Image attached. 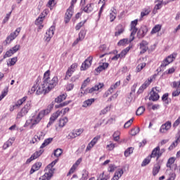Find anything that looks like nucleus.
I'll list each match as a JSON object with an SVG mask.
<instances>
[{
    "instance_id": "09e8293b",
    "label": "nucleus",
    "mask_w": 180,
    "mask_h": 180,
    "mask_svg": "<svg viewBox=\"0 0 180 180\" xmlns=\"http://www.w3.org/2000/svg\"><path fill=\"white\" fill-rule=\"evenodd\" d=\"M89 174V173L88 172V171H86L85 169L83 170L82 177H81L80 180H86V179H88V175Z\"/></svg>"
},
{
    "instance_id": "cd10ccee",
    "label": "nucleus",
    "mask_w": 180,
    "mask_h": 180,
    "mask_svg": "<svg viewBox=\"0 0 180 180\" xmlns=\"http://www.w3.org/2000/svg\"><path fill=\"white\" fill-rule=\"evenodd\" d=\"M151 13V8L150 7L145 8L141 12V18H144V16H148Z\"/></svg>"
},
{
    "instance_id": "79ce46f5",
    "label": "nucleus",
    "mask_w": 180,
    "mask_h": 180,
    "mask_svg": "<svg viewBox=\"0 0 180 180\" xmlns=\"http://www.w3.org/2000/svg\"><path fill=\"white\" fill-rule=\"evenodd\" d=\"M112 139L114 141H119L120 140V131H116L112 135Z\"/></svg>"
},
{
    "instance_id": "052dcab7",
    "label": "nucleus",
    "mask_w": 180,
    "mask_h": 180,
    "mask_svg": "<svg viewBox=\"0 0 180 180\" xmlns=\"http://www.w3.org/2000/svg\"><path fill=\"white\" fill-rule=\"evenodd\" d=\"M26 115H27V114L26 112H25L22 109H21L20 112H19L17 114L16 119H22V117H23V116H26Z\"/></svg>"
},
{
    "instance_id": "ddd939ff",
    "label": "nucleus",
    "mask_w": 180,
    "mask_h": 180,
    "mask_svg": "<svg viewBox=\"0 0 180 180\" xmlns=\"http://www.w3.org/2000/svg\"><path fill=\"white\" fill-rule=\"evenodd\" d=\"M153 82V78L149 77L145 82L139 87L137 94H143L144 92V89H147L150 86V84Z\"/></svg>"
},
{
    "instance_id": "ea45409f",
    "label": "nucleus",
    "mask_w": 180,
    "mask_h": 180,
    "mask_svg": "<svg viewBox=\"0 0 180 180\" xmlns=\"http://www.w3.org/2000/svg\"><path fill=\"white\" fill-rule=\"evenodd\" d=\"M130 51V46L127 47L125 49L122 50L120 53H119L120 58H124V57H126V54H127V52Z\"/></svg>"
},
{
    "instance_id": "6e6552de",
    "label": "nucleus",
    "mask_w": 180,
    "mask_h": 180,
    "mask_svg": "<svg viewBox=\"0 0 180 180\" xmlns=\"http://www.w3.org/2000/svg\"><path fill=\"white\" fill-rule=\"evenodd\" d=\"M56 31V27L52 25L46 32L45 41L49 43L53 36H54V32Z\"/></svg>"
},
{
    "instance_id": "8fccbe9b",
    "label": "nucleus",
    "mask_w": 180,
    "mask_h": 180,
    "mask_svg": "<svg viewBox=\"0 0 180 180\" xmlns=\"http://www.w3.org/2000/svg\"><path fill=\"white\" fill-rule=\"evenodd\" d=\"M11 15H12V11H10L6 15V17L4 18L2 21V25H5V23L8 22L11 18Z\"/></svg>"
},
{
    "instance_id": "6ab92c4d",
    "label": "nucleus",
    "mask_w": 180,
    "mask_h": 180,
    "mask_svg": "<svg viewBox=\"0 0 180 180\" xmlns=\"http://www.w3.org/2000/svg\"><path fill=\"white\" fill-rule=\"evenodd\" d=\"M102 88H103V84L99 83L98 84H96L91 89H87L86 92H89V94H94L95 91H99V89H102Z\"/></svg>"
},
{
    "instance_id": "2f4dec72",
    "label": "nucleus",
    "mask_w": 180,
    "mask_h": 180,
    "mask_svg": "<svg viewBox=\"0 0 180 180\" xmlns=\"http://www.w3.org/2000/svg\"><path fill=\"white\" fill-rule=\"evenodd\" d=\"M94 11V4H89L84 8V11L86 13H91Z\"/></svg>"
},
{
    "instance_id": "13d9d810",
    "label": "nucleus",
    "mask_w": 180,
    "mask_h": 180,
    "mask_svg": "<svg viewBox=\"0 0 180 180\" xmlns=\"http://www.w3.org/2000/svg\"><path fill=\"white\" fill-rule=\"evenodd\" d=\"M175 172L176 173L175 170L172 171V172L169 174V179L167 180H175V178H176V174Z\"/></svg>"
},
{
    "instance_id": "aec40b11",
    "label": "nucleus",
    "mask_w": 180,
    "mask_h": 180,
    "mask_svg": "<svg viewBox=\"0 0 180 180\" xmlns=\"http://www.w3.org/2000/svg\"><path fill=\"white\" fill-rule=\"evenodd\" d=\"M124 33V26L122 24H119L116 27V32H115V37H119L120 34H123Z\"/></svg>"
},
{
    "instance_id": "f257e3e1",
    "label": "nucleus",
    "mask_w": 180,
    "mask_h": 180,
    "mask_svg": "<svg viewBox=\"0 0 180 180\" xmlns=\"http://www.w3.org/2000/svg\"><path fill=\"white\" fill-rule=\"evenodd\" d=\"M57 85H58V77L54 76L52 79L50 78V70H47L44 74L43 82L41 84H34L29 92L30 94L36 92L37 95L49 94V91L56 88Z\"/></svg>"
},
{
    "instance_id": "5fc2aeb1",
    "label": "nucleus",
    "mask_w": 180,
    "mask_h": 180,
    "mask_svg": "<svg viewBox=\"0 0 180 180\" xmlns=\"http://www.w3.org/2000/svg\"><path fill=\"white\" fill-rule=\"evenodd\" d=\"M70 101H65L63 103H61L60 104H58L55 105L56 109H59L60 108H64V106H67V105H69Z\"/></svg>"
},
{
    "instance_id": "bf43d9fd",
    "label": "nucleus",
    "mask_w": 180,
    "mask_h": 180,
    "mask_svg": "<svg viewBox=\"0 0 180 180\" xmlns=\"http://www.w3.org/2000/svg\"><path fill=\"white\" fill-rule=\"evenodd\" d=\"M63 154V149L61 148H57L56 150H54V155L55 157H60Z\"/></svg>"
},
{
    "instance_id": "393cba45",
    "label": "nucleus",
    "mask_w": 180,
    "mask_h": 180,
    "mask_svg": "<svg viewBox=\"0 0 180 180\" xmlns=\"http://www.w3.org/2000/svg\"><path fill=\"white\" fill-rule=\"evenodd\" d=\"M150 95L149 101L155 102V101H158V99H160V95H158V93L154 91V90L150 91Z\"/></svg>"
},
{
    "instance_id": "1a4fd4ad",
    "label": "nucleus",
    "mask_w": 180,
    "mask_h": 180,
    "mask_svg": "<svg viewBox=\"0 0 180 180\" xmlns=\"http://www.w3.org/2000/svg\"><path fill=\"white\" fill-rule=\"evenodd\" d=\"M78 68V63H73L67 70L65 79H69L71 75L74 74L75 71Z\"/></svg>"
},
{
    "instance_id": "864d4df0",
    "label": "nucleus",
    "mask_w": 180,
    "mask_h": 180,
    "mask_svg": "<svg viewBox=\"0 0 180 180\" xmlns=\"http://www.w3.org/2000/svg\"><path fill=\"white\" fill-rule=\"evenodd\" d=\"M127 43H129V39H122L119 41V42L117 43V46H126V44H127Z\"/></svg>"
},
{
    "instance_id": "c03bdc74",
    "label": "nucleus",
    "mask_w": 180,
    "mask_h": 180,
    "mask_svg": "<svg viewBox=\"0 0 180 180\" xmlns=\"http://www.w3.org/2000/svg\"><path fill=\"white\" fill-rule=\"evenodd\" d=\"M86 34V30L84 29L81 30L80 32L79 33V40H84V39H85Z\"/></svg>"
},
{
    "instance_id": "4468645a",
    "label": "nucleus",
    "mask_w": 180,
    "mask_h": 180,
    "mask_svg": "<svg viewBox=\"0 0 180 180\" xmlns=\"http://www.w3.org/2000/svg\"><path fill=\"white\" fill-rule=\"evenodd\" d=\"M43 153H44V150H39V151L35 152L33 155H31L30 158H28L26 161V164H30L32 161L36 160L37 158H39Z\"/></svg>"
},
{
    "instance_id": "9b49d317",
    "label": "nucleus",
    "mask_w": 180,
    "mask_h": 180,
    "mask_svg": "<svg viewBox=\"0 0 180 180\" xmlns=\"http://www.w3.org/2000/svg\"><path fill=\"white\" fill-rule=\"evenodd\" d=\"M19 49H20V45H15L6 52L5 55L4 56V58H8V57H11V56H13V54H15V53H16L19 50Z\"/></svg>"
},
{
    "instance_id": "bb28decb",
    "label": "nucleus",
    "mask_w": 180,
    "mask_h": 180,
    "mask_svg": "<svg viewBox=\"0 0 180 180\" xmlns=\"http://www.w3.org/2000/svg\"><path fill=\"white\" fill-rule=\"evenodd\" d=\"M27 99V96H24L22 98L18 100L16 103H15L14 105L17 107V109H19L25 102H26V100Z\"/></svg>"
},
{
    "instance_id": "a211bd4d",
    "label": "nucleus",
    "mask_w": 180,
    "mask_h": 180,
    "mask_svg": "<svg viewBox=\"0 0 180 180\" xmlns=\"http://www.w3.org/2000/svg\"><path fill=\"white\" fill-rule=\"evenodd\" d=\"M119 86H120V81H118L115 84H112L108 90L105 92V96L108 97L109 95H111V94H113V91L119 88Z\"/></svg>"
},
{
    "instance_id": "2eb2a0df",
    "label": "nucleus",
    "mask_w": 180,
    "mask_h": 180,
    "mask_svg": "<svg viewBox=\"0 0 180 180\" xmlns=\"http://www.w3.org/2000/svg\"><path fill=\"white\" fill-rule=\"evenodd\" d=\"M171 126H172V124L171 123L170 121H167L165 124H162L160 128V133H167V131H168V130L171 129Z\"/></svg>"
},
{
    "instance_id": "a18cd8bd",
    "label": "nucleus",
    "mask_w": 180,
    "mask_h": 180,
    "mask_svg": "<svg viewBox=\"0 0 180 180\" xmlns=\"http://www.w3.org/2000/svg\"><path fill=\"white\" fill-rule=\"evenodd\" d=\"M146 108L141 106L136 110V116H141L144 113Z\"/></svg>"
},
{
    "instance_id": "37998d69",
    "label": "nucleus",
    "mask_w": 180,
    "mask_h": 180,
    "mask_svg": "<svg viewBox=\"0 0 180 180\" xmlns=\"http://www.w3.org/2000/svg\"><path fill=\"white\" fill-rule=\"evenodd\" d=\"M133 151H134V148L129 147L124 151V156L129 157L131 154H133Z\"/></svg>"
},
{
    "instance_id": "774afa93",
    "label": "nucleus",
    "mask_w": 180,
    "mask_h": 180,
    "mask_svg": "<svg viewBox=\"0 0 180 180\" xmlns=\"http://www.w3.org/2000/svg\"><path fill=\"white\" fill-rule=\"evenodd\" d=\"M173 88H180V81L173 82Z\"/></svg>"
},
{
    "instance_id": "c9c22d12",
    "label": "nucleus",
    "mask_w": 180,
    "mask_h": 180,
    "mask_svg": "<svg viewBox=\"0 0 180 180\" xmlns=\"http://www.w3.org/2000/svg\"><path fill=\"white\" fill-rule=\"evenodd\" d=\"M67 123H68V118L67 117H64L59 120V127H64Z\"/></svg>"
},
{
    "instance_id": "9d476101",
    "label": "nucleus",
    "mask_w": 180,
    "mask_h": 180,
    "mask_svg": "<svg viewBox=\"0 0 180 180\" xmlns=\"http://www.w3.org/2000/svg\"><path fill=\"white\" fill-rule=\"evenodd\" d=\"M92 56H90L87 59H86L81 65V71H85L86 70H88L89 68L91 67V65H92Z\"/></svg>"
},
{
    "instance_id": "dca6fc26",
    "label": "nucleus",
    "mask_w": 180,
    "mask_h": 180,
    "mask_svg": "<svg viewBox=\"0 0 180 180\" xmlns=\"http://www.w3.org/2000/svg\"><path fill=\"white\" fill-rule=\"evenodd\" d=\"M147 32H148V28L147 27V26L143 25L141 27L137 32L138 39H143V37H144V36L147 34Z\"/></svg>"
},
{
    "instance_id": "b1692460",
    "label": "nucleus",
    "mask_w": 180,
    "mask_h": 180,
    "mask_svg": "<svg viewBox=\"0 0 180 180\" xmlns=\"http://www.w3.org/2000/svg\"><path fill=\"white\" fill-rule=\"evenodd\" d=\"M15 137L10 138L6 142L4 143L3 150H6V148H9V147L12 146V144H13V141H15Z\"/></svg>"
},
{
    "instance_id": "a878e982",
    "label": "nucleus",
    "mask_w": 180,
    "mask_h": 180,
    "mask_svg": "<svg viewBox=\"0 0 180 180\" xmlns=\"http://www.w3.org/2000/svg\"><path fill=\"white\" fill-rule=\"evenodd\" d=\"M109 67V63L103 62L102 65H100L96 69V71L97 72H101V71H103L106 70Z\"/></svg>"
},
{
    "instance_id": "39448f33",
    "label": "nucleus",
    "mask_w": 180,
    "mask_h": 180,
    "mask_svg": "<svg viewBox=\"0 0 180 180\" xmlns=\"http://www.w3.org/2000/svg\"><path fill=\"white\" fill-rule=\"evenodd\" d=\"M20 33V27L17 28L14 32H11L7 37L6 38L4 41V44H11L15 39L19 36V34Z\"/></svg>"
},
{
    "instance_id": "58836bf2",
    "label": "nucleus",
    "mask_w": 180,
    "mask_h": 180,
    "mask_svg": "<svg viewBox=\"0 0 180 180\" xmlns=\"http://www.w3.org/2000/svg\"><path fill=\"white\" fill-rule=\"evenodd\" d=\"M161 30V25H156L151 30L150 34H155V33H158Z\"/></svg>"
},
{
    "instance_id": "6e6d98bb",
    "label": "nucleus",
    "mask_w": 180,
    "mask_h": 180,
    "mask_svg": "<svg viewBox=\"0 0 180 180\" xmlns=\"http://www.w3.org/2000/svg\"><path fill=\"white\" fill-rule=\"evenodd\" d=\"M17 61H18V58L14 57L8 61V65H10L11 67H12V65H15V64H16Z\"/></svg>"
},
{
    "instance_id": "0eeeda50",
    "label": "nucleus",
    "mask_w": 180,
    "mask_h": 180,
    "mask_svg": "<svg viewBox=\"0 0 180 180\" xmlns=\"http://www.w3.org/2000/svg\"><path fill=\"white\" fill-rule=\"evenodd\" d=\"M44 136H46V133L43 131H39L37 133L36 135L34 136L32 139L30 141L31 144H36V143H39V141H41V140H44Z\"/></svg>"
},
{
    "instance_id": "4d7b16f0",
    "label": "nucleus",
    "mask_w": 180,
    "mask_h": 180,
    "mask_svg": "<svg viewBox=\"0 0 180 180\" xmlns=\"http://www.w3.org/2000/svg\"><path fill=\"white\" fill-rule=\"evenodd\" d=\"M146 67V63H140L136 67V72H140Z\"/></svg>"
},
{
    "instance_id": "e433bc0d",
    "label": "nucleus",
    "mask_w": 180,
    "mask_h": 180,
    "mask_svg": "<svg viewBox=\"0 0 180 180\" xmlns=\"http://www.w3.org/2000/svg\"><path fill=\"white\" fill-rule=\"evenodd\" d=\"M137 28H130V31H131V35H130V39H129V41H133L134 40V36L136 34V33H137Z\"/></svg>"
},
{
    "instance_id": "20e7f679",
    "label": "nucleus",
    "mask_w": 180,
    "mask_h": 180,
    "mask_svg": "<svg viewBox=\"0 0 180 180\" xmlns=\"http://www.w3.org/2000/svg\"><path fill=\"white\" fill-rule=\"evenodd\" d=\"M68 112H70V108H65L60 110H59L56 112H54L50 117L49 122L47 124V127H49V126H51V124H53V123H54V122L57 120V118L59 116H64V115H65L66 113H68Z\"/></svg>"
},
{
    "instance_id": "3c124183",
    "label": "nucleus",
    "mask_w": 180,
    "mask_h": 180,
    "mask_svg": "<svg viewBox=\"0 0 180 180\" xmlns=\"http://www.w3.org/2000/svg\"><path fill=\"white\" fill-rule=\"evenodd\" d=\"M167 65H169V63L167 62L166 59H165L160 66V71H162V70H164L165 67H167Z\"/></svg>"
},
{
    "instance_id": "c756f323",
    "label": "nucleus",
    "mask_w": 180,
    "mask_h": 180,
    "mask_svg": "<svg viewBox=\"0 0 180 180\" xmlns=\"http://www.w3.org/2000/svg\"><path fill=\"white\" fill-rule=\"evenodd\" d=\"M53 142V138H48L44 140V143L40 146V150H42V148H44V147H47L49 144H51Z\"/></svg>"
},
{
    "instance_id": "e2e57ef3",
    "label": "nucleus",
    "mask_w": 180,
    "mask_h": 180,
    "mask_svg": "<svg viewBox=\"0 0 180 180\" xmlns=\"http://www.w3.org/2000/svg\"><path fill=\"white\" fill-rule=\"evenodd\" d=\"M178 144H179V142H177L176 141H174L169 147L168 150L169 151H172V150H174V148H175Z\"/></svg>"
},
{
    "instance_id": "f3484780",
    "label": "nucleus",
    "mask_w": 180,
    "mask_h": 180,
    "mask_svg": "<svg viewBox=\"0 0 180 180\" xmlns=\"http://www.w3.org/2000/svg\"><path fill=\"white\" fill-rule=\"evenodd\" d=\"M150 157L152 158H156V161H158L161 158V154L160 153V146H157L153 150Z\"/></svg>"
},
{
    "instance_id": "5701e85b",
    "label": "nucleus",
    "mask_w": 180,
    "mask_h": 180,
    "mask_svg": "<svg viewBox=\"0 0 180 180\" xmlns=\"http://www.w3.org/2000/svg\"><path fill=\"white\" fill-rule=\"evenodd\" d=\"M123 173V169H117L111 180H119V179L122 178Z\"/></svg>"
},
{
    "instance_id": "de8ad7c7",
    "label": "nucleus",
    "mask_w": 180,
    "mask_h": 180,
    "mask_svg": "<svg viewBox=\"0 0 180 180\" xmlns=\"http://www.w3.org/2000/svg\"><path fill=\"white\" fill-rule=\"evenodd\" d=\"M134 121V118H131L129 120H128L127 122H125L124 127V129H129L133 124V122Z\"/></svg>"
},
{
    "instance_id": "7c9ffc66",
    "label": "nucleus",
    "mask_w": 180,
    "mask_h": 180,
    "mask_svg": "<svg viewBox=\"0 0 180 180\" xmlns=\"http://www.w3.org/2000/svg\"><path fill=\"white\" fill-rule=\"evenodd\" d=\"M110 22H113L115 19H116V17L117 16V13L116 9L113 8V10H111V12L110 13Z\"/></svg>"
},
{
    "instance_id": "338daca9",
    "label": "nucleus",
    "mask_w": 180,
    "mask_h": 180,
    "mask_svg": "<svg viewBox=\"0 0 180 180\" xmlns=\"http://www.w3.org/2000/svg\"><path fill=\"white\" fill-rule=\"evenodd\" d=\"M43 20H44V19L39 16L35 20V25H41V23H43Z\"/></svg>"
},
{
    "instance_id": "72a5a7b5",
    "label": "nucleus",
    "mask_w": 180,
    "mask_h": 180,
    "mask_svg": "<svg viewBox=\"0 0 180 180\" xmlns=\"http://www.w3.org/2000/svg\"><path fill=\"white\" fill-rule=\"evenodd\" d=\"M66 98L67 94H62L55 99V102H56V103H61V102H63V101H65Z\"/></svg>"
},
{
    "instance_id": "c85d7f7f",
    "label": "nucleus",
    "mask_w": 180,
    "mask_h": 180,
    "mask_svg": "<svg viewBox=\"0 0 180 180\" xmlns=\"http://www.w3.org/2000/svg\"><path fill=\"white\" fill-rule=\"evenodd\" d=\"M95 102V98H89L83 102L82 106L83 108H88V106H91Z\"/></svg>"
},
{
    "instance_id": "412c9836",
    "label": "nucleus",
    "mask_w": 180,
    "mask_h": 180,
    "mask_svg": "<svg viewBox=\"0 0 180 180\" xmlns=\"http://www.w3.org/2000/svg\"><path fill=\"white\" fill-rule=\"evenodd\" d=\"M140 50H141V54H144L146 51L148 50V42L147 41L143 40L141 43L140 44Z\"/></svg>"
},
{
    "instance_id": "f704fd0d",
    "label": "nucleus",
    "mask_w": 180,
    "mask_h": 180,
    "mask_svg": "<svg viewBox=\"0 0 180 180\" xmlns=\"http://www.w3.org/2000/svg\"><path fill=\"white\" fill-rule=\"evenodd\" d=\"M32 108V102L27 101L26 105H24V107L21 109L27 114L29 112V110Z\"/></svg>"
},
{
    "instance_id": "473e14b6",
    "label": "nucleus",
    "mask_w": 180,
    "mask_h": 180,
    "mask_svg": "<svg viewBox=\"0 0 180 180\" xmlns=\"http://www.w3.org/2000/svg\"><path fill=\"white\" fill-rule=\"evenodd\" d=\"M176 56H178V54L176 53H173L171 55H169V56H167L165 59L167 60V62L171 64V63H172V61H174L175 60V58H176Z\"/></svg>"
},
{
    "instance_id": "603ef678",
    "label": "nucleus",
    "mask_w": 180,
    "mask_h": 180,
    "mask_svg": "<svg viewBox=\"0 0 180 180\" xmlns=\"http://www.w3.org/2000/svg\"><path fill=\"white\" fill-rule=\"evenodd\" d=\"M85 23H86V20H84L81 21L80 22L77 23V25L75 26V30H79V29H81V27H82L84 26V25H85Z\"/></svg>"
},
{
    "instance_id": "423d86ee",
    "label": "nucleus",
    "mask_w": 180,
    "mask_h": 180,
    "mask_svg": "<svg viewBox=\"0 0 180 180\" xmlns=\"http://www.w3.org/2000/svg\"><path fill=\"white\" fill-rule=\"evenodd\" d=\"M174 162H175V158H169L167 162V167L169 168L170 171H174L176 174H180V166L178 167L176 165H174Z\"/></svg>"
},
{
    "instance_id": "0e129e2a",
    "label": "nucleus",
    "mask_w": 180,
    "mask_h": 180,
    "mask_svg": "<svg viewBox=\"0 0 180 180\" xmlns=\"http://www.w3.org/2000/svg\"><path fill=\"white\" fill-rule=\"evenodd\" d=\"M89 82H91V79H89V78L88 77L83 82L81 86V89H84V88L86 87L88 84H89Z\"/></svg>"
},
{
    "instance_id": "49530a36",
    "label": "nucleus",
    "mask_w": 180,
    "mask_h": 180,
    "mask_svg": "<svg viewBox=\"0 0 180 180\" xmlns=\"http://www.w3.org/2000/svg\"><path fill=\"white\" fill-rule=\"evenodd\" d=\"M139 133H140V127H135L131 130L130 134L131 136H136Z\"/></svg>"
},
{
    "instance_id": "4be33fe9",
    "label": "nucleus",
    "mask_w": 180,
    "mask_h": 180,
    "mask_svg": "<svg viewBox=\"0 0 180 180\" xmlns=\"http://www.w3.org/2000/svg\"><path fill=\"white\" fill-rule=\"evenodd\" d=\"M41 167V162H35L32 165V167L30 171V175H32V174H34V172H36V171H39Z\"/></svg>"
},
{
    "instance_id": "f8f14e48",
    "label": "nucleus",
    "mask_w": 180,
    "mask_h": 180,
    "mask_svg": "<svg viewBox=\"0 0 180 180\" xmlns=\"http://www.w3.org/2000/svg\"><path fill=\"white\" fill-rule=\"evenodd\" d=\"M72 15H74V8L72 7H69L65 15V23H69L70 20H71V18H72Z\"/></svg>"
},
{
    "instance_id": "7ed1b4c3",
    "label": "nucleus",
    "mask_w": 180,
    "mask_h": 180,
    "mask_svg": "<svg viewBox=\"0 0 180 180\" xmlns=\"http://www.w3.org/2000/svg\"><path fill=\"white\" fill-rule=\"evenodd\" d=\"M58 162V159L53 160L51 164H49L46 168L45 174L39 177V180H51L54 174V169L53 167Z\"/></svg>"
},
{
    "instance_id": "4c0bfd02",
    "label": "nucleus",
    "mask_w": 180,
    "mask_h": 180,
    "mask_svg": "<svg viewBox=\"0 0 180 180\" xmlns=\"http://www.w3.org/2000/svg\"><path fill=\"white\" fill-rule=\"evenodd\" d=\"M160 169L161 166H160V165H155L153 168V176H155V175L160 172Z\"/></svg>"
},
{
    "instance_id": "f03ea898",
    "label": "nucleus",
    "mask_w": 180,
    "mask_h": 180,
    "mask_svg": "<svg viewBox=\"0 0 180 180\" xmlns=\"http://www.w3.org/2000/svg\"><path fill=\"white\" fill-rule=\"evenodd\" d=\"M53 105L49 106V109L43 110L34 115L32 117H30L24 124V127H30V129H34L36 125L39 124L41 121V119L46 116V115L50 113L51 112V109H53Z\"/></svg>"
},
{
    "instance_id": "680f3d73",
    "label": "nucleus",
    "mask_w": 180,
    "mask_h": 180,
    "mask_svg": "<svg viewBox=\"0 0 180 180\" xmlns=\"http://www.w3.org/2000/svg\"><path fill=\"white\" fill-rule=\"evenodd\" d=\"M101 139V136H96V137H94L91 141V144L94 146L95 144H96V143H98V141H99V140Z\"/></svg>"
},
{
    "instance_id": "a19ab883",
    "label": "nucleus",
    "mask_w": 180,
    "mask_h": 180,
    "mask_svg": "<svg viewBox=\"0 0 180 180\" xmlns=\"http://www.w3.org/2000/svg\"><path fill=\"white\" fill-rule=\"evenodd\" d=\"M151 158H153L150 155L145 158L141 163V167H146V165H148L149 162H151Z\"/></svg>"
},
{
    "instance_id": "69168bd1",
    "label": "nucleus",
    "mask_w": 180,
    "mask_h": 180,
    "mask_svg": "<svg viewBox=\"0 0 180 180\" xmlns=\"http://www.w3.org/2000/svg\"><path fill=\"white\" fill-rule=\"evenodd\" d=\"M6 95H8V89L4 90L1 92V94L0 95V102L2 101V99H4V98H5V96H6Z\"/></svg>"
}]
</instances>
